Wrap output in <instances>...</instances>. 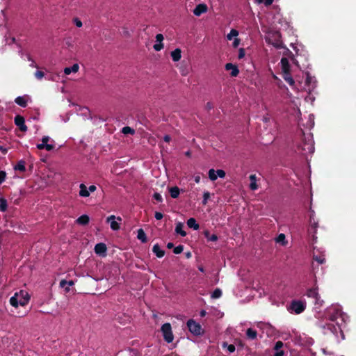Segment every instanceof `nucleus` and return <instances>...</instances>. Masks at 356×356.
<instances>
[{
    "instance_id": "nucleus-49",
    "label": "nucleus",
    "mask_w": 356,
    "mask_h": 356,
    "mask_svg": "<svg viewBox=\"0 0 356 356\" xmlns=\"http://www.w3.org/2000/svg\"><path fill=\"white\" fill-rule=\"evenodd\" d=\"M154 197L159 202H161L162 200L161 195L158 193H154Z\"/></svg>"
},
{
    "instance_id": "nucleus-35",
    "label": "nucleus",
    "mask_w": 356,
    "mask_h": 356,
    "mask_svg": "<svg viewBox=\"0 0 356 356\" xmlns=\"http://www.w3.org/2000/svg\"><path fill=\"white\" fill-rule=\"evenodd\" d=\"M211 197V193L209 191H205L203 194V200L202 201V204L203 205H206L208 202V200Z\"/></svg>"
},
{
    "instance_id": "nucleus-31",
    "label": "nucleus",
    "mask_w": 356,
    "mask_h": 356,
    "mask_svg": "<svg viewBox=\"0 0 356 356\" xmlns=\"http://www.w3.org/2000/svg\"><path fill=\"white\" fill-rule=\"evenodd\" d=\"M222 296V291L221 289L217 288L216 289L213 293H211V298L213 299H217L220 298Z\"/></svg>"
},
{
    "instance_id": "nucleus-34",
    "label": "nucleus",
    "mask_w": 356,
    "mask_h": 356,
    "mask_svg": "<svg viewBox=\"0 0 356 356\" xmlns=\"http://www.w3.org/2000/svg\"><path fill=\"white\" fill-rule=\"evenodd\" d=\"M15 102L21 106H23V107H25L26 106V100L24 99V97H18L17 98H16L15 99Z\"/></svg>"
},
{
    "instance_id": "nucleus-28",
    "label": "nucleus",
    "mask_w": 356,
    "mask_h": 356,
    "mask_svg": "<svg viewBox=\"0 0 356 356\" xmlns=\"http://www.w3.org/2000/svg\"><path fill=\"white\" fill-rule=\"evenodd\" d=\"M313 259L317 261L319 264H323L325 262V255L323 254L316 255L314 254L313 256Z\"/></svg>"
},
{
    "instance_id": "nucleus-58",
    "label": "nucleus",
    "mask_w": 356,
    "mask_h": 356,
    "mask_svg": "<svg viewBox=\"0 0 356 356\" xmlns=\"http://www.w3.org/2000/svg\"><path fill=\"white\" fill-rule=\"evenodd\" d=\"M184 250V246L182 245H179V254H181Z\"/></svg>"
},
{
    "instance_id": "nucleus-39",
    "label": "nucleus",
    "mask_w": 356,
    "mask_h": 356,
    "mask_svg": "<svg viewBox=\"0 0 356 356\" xmlns=\"http://www.w3.org/2000/svg\"><path fill=\"white\" fill-rule=\"evenodd\" d=\"M284 346V343L282 341H277L274 346L275 350H282L281 348Z\"/></svg>"
},
{
    "instance_id": "nucleus-20",
    "label": "nucleus",
    "mask_w": 356,
    "mask_h": 356,
    "mask_svg": "<svg viewBox=\"0 0 356 356\" xmlns=\"http://www.w3.org/2000/svg\"><path fill=\"white\" fill-rule=\"evenodd\" d=\"M79 70V65L77 63L74 64L70 67H65L64 69V73L66 75H69L71 73H76Z\"/></svg>"
},
{
    "instance_id": "nucleus-30",
    "label": "nucleus",
    "mask_w": 356,
    "mask_h": 356,
    "mask_svg": "<svg viewBox=\"0 0 356 356\" xmlns=\"http://www.w3.org/2000/svg\"><path fill=\"white\" fill-rule=\"evenodd\" d=\"M132 31H131L127 27L123 26L122 31V35L125 38H130L131 36Z\"/></svg>"
},
{
    "instance_id": "nucleus-10",
    "label": "nucleus",
    "mask_w": 356,
    "mask_h": 356,
    "mask_svg": "<svg viewBox=\"0 0 356 356\" xmlns=\"http://www.w3.org/2000/svg\"><path fill=\"white\" fill-rule=\"evenodd\" d=\"M317 227H318V222L315 220L314 212L312 211V213H311L310 217H309V232L310 234H313L314 235L316 232Z\"/></svg>"
},
{
    "instance_id": "nucleus-53",
    "label": "nucleus",
    "mask_w": 356,
    "mask_h": 356,
    "mask_svg": "<svg viewBox=\"0 0 356 356\" xmlns=\"http://www.w3.org/2000/svg\"><path fill=\"white\" fill-rule=\"evenodd\" d=\"M88 188L89 192H92V193L95 191L97 189V188L95 185H91Z\"/></svg>"
},
{
    "instance_id": "nucleus-12",
    "label": "nucleus",
    "mask_w": 356,
    "mask_h": 356,
    "mask_svg": "<svg viewBox=\"0 0 356 356\" xmlns=\"http://www.w3.org/2000/svg\"><path fill=\"white\" fill-rule=\"evenodd\" d=\"M207 10L208 7L205 3H200L193 10V14L195 16H200L202 14L207 13Z\"/></svg>"
},
{
    "instance_id": "nucleus-26",
    "label": "nucleus",
    "mask_w": 356,
    "mask_h": 356,
    "mask_svg": "<svg viewBox=\"0 0 356 356\" xmlns=\"http://www.w3.org/2000/svg\"><path fill=\"white\" fill-rule=\"evenodd\" d=\"M90 218L88 215H82L76 220V222L80 225H87L89 222Z\"/></svg>"
},
{
    "instance_id": "nucleus-25",
    "label": "nucleus",
    "mask_w": 356,
    "mask_h": 356,
    "mask_svg": "<svg viewBox=\"0 0 356 356\" xmlns=\"http://www.w3.org/2000/svg\"><path fill=\"white\" fill-rule=\"evenodd\" d=\"M204 235L205 238H207L209 241H216L218 240V236L216 234H211L209 230H205L204 232Z\"/></svg>"
},
{
    "instance_id": "nucleus-1",
    "label": "nucleus",
    "mask_w": 356,
    "mask_h": 356,
    "mask_svg": "<svg viewBox=\"0 0 356 356\" xmlns=\"http://www.w3.org/2000/svg\"><path fill=\"white\" fill-rule=\"evenodd\" d=\"M327 316L331 323H326L323 328L327 330L338 337L339 333L344 339L343 329L346 327L345 314L338 307H332L327 309Z\"/></svg>"
},
{
    "instance_id": "nucleus-56",
    "label": "nucleus",
    "mask_w": 356,
    "mask_h": 356,
    "mask_svg": "<svg viewBox=\"0 0 356 356\" xmlns=\"http://www.w3.org/2000/svg\"><path fill=\"white\" fill-rule=\"evenodd\" d=\"M184 254L186 258H187V259H189L191 257V253L190 252H186Z\"/></svg>"
},
{
    "instance_id": "nucleus-23",
    "label": "nucleus",
    "mask_w": 356,
    "mask_h": 356,
    "mask_svg": "<svg viewBox=\"0 0 356 356\" xmlns=\"http://www.w3.org/2000/svg\"><path fill=\"white\" fill-rule=\"evenodd\" d=\"M246 336H247L248 339L254 340L257 337V332L252 328H248L246 330Z\"/></svg>"
},
{
    "instance_id": "nucleus-57",
    "label": "nucleus",
    "mask_w": 356,
    "mask_h": 356,
    "mask_svg": "<svg viewBox=\"0 0 356 356\" xmlns=\"http://www.w3.org/2000/svg\"><path fill=\"white\" fill-rule=\"evenodd\" d=\"M167 248L169 249L172 248H174V244L172 243H168L167 244Z\"/></svg>"
},
{
    "instance_id": "nucleus-3",
    "label": "nucleus",
    "mask_w": 356,
    "mask_h": 356,
    "mask_svg": "<svg viewBox=\"0 0 356 356\" xmlns=\"http://www.w3.org/2000/svg\"><path fill=\"white\" fill-rule=\"evenodd\" d=\"M187 327L188 330L195 336H201L204 333L201 325L193 319L188 321Z\"/></svg>"
},
{
    "instance_id": "nucleus-29",
    "label": "nucleus",
    "mask_w": 356,
    "mask_h": 356,
    "mask_svg": "<svg viewBox=\"0 0 356 356\" xmlns=\"http://www.w3.org/2000/svg\"><path fill=\"white\" fill-rule=\"evenodd\" d=\"M8 207L7 201L1 197L0 198V211H6Z\"/></svg>"
},
{
    "instance_id": "nucleus-54",
    "label": "nucleus",
    "mask_w": 356,
    "mask_h": 356,
    "mask_svg": "<svg viewBox=\"0 0 356 356\" xmlns=\"http://www.w3.org/2000/svg\"><path fill=\"white\" fill-rule=\"evenodd\" d=\"M273 0H265L264 4L266 6H269L273 3Z\"/></svg>"
},
{
    "instance_id": "nucleus-14",
    "label": "nucleus",
    "mask_w": 356,
    "mask_h": 356,
    "mask_svg": "<svg viewBox=\"0 0 356 356\" xmlns=\"http://www.w3.org/2000/svg\"><path fill=\"white\" fill-rule=\"evenodd\" d=\"M306 295L309 297V298H312L314 299H315V303L317 304L319 299H320V296L318 293V290L316 288H312V289H309L307 290V293Z\"/></svg>"
},
{
    "instance_id": "nucleus-48",
    "label": "nucleus",
    "mask_w": 356,
    "mask_h": 356,
    "mask_svg": "<svg viewBox=\"0 0 356 356\" xmlns=\"http://www.w3.org/2000/svg\"><path fill=\"white\" fill-rule=\"evenodd\" d=\"M235 349H236L235 346H234V345H233V344H230V345H228V346H227V350H228V351H229V353H233V352H234V351H235Z\"/></svg>"
},
{
    "instance_id": "nucleus-7",
    "label": "nucleus",
    "mask_w": 356,
    "mask_h": 356,
    "mask_svg": "<svg viewBox=\"0 0 356 356\" xmlns=\"http://www.w3.org/2000/svg\"><path fill=\"white\" fill-rule=\"evenodd\" d=\"M51 140L49 136H45L42 138V143L37 145V148L39 149H45L47 151H51L54 149V145L49 144L48 142Z\"/></svg>"
},
{
    "instance_id": "nucleus-22",
    "label": "nucleus",
    "mask_w": 356,
    "mask_h": 356,
    "mask_svg": "<svg viewBox=\"0 0 356 356\" xmlns=\"http://www.w3.org/2000/svg\"><path fill=\"white\" fill-rule=\"evenodd\" d=\"M152 251L159 258L163 257L165 254V252L161 249L158 244L154 245Z\"/></svg>"
},
{
    "instance_id": "nucleus-17",
    "label": "nucleus",
    "mask_w": 356,
    "mask_h": 356,
    "mask_svg": "<svg viewBox=\"0 0 356 356\" xmlns=\"http://www.w3.org/2000/svg\"><path fill=\"white\" fill-rule=\"evenodd\" d=\"M106 250V246L103 243H98L95 247V253L99 255H105Z\"/></svg>"
},
{
    "instance_id": "nucleus-11",
    "label": "nucleus",
    "mask_w": 356,
    "mask_h": 356,
    "mask_svg": "<svg viewBox=\"0 0 356 356\" xmlns=\"http://www.w3.org/2000/svg\"><path fill=\"white\" fill-rule=\"evenodd\" d=\"M74 282L73 280L67 281L62 280L59 283V286L64 289L65 293H70L71 291V287L74 286Z\"/></svg>"
},
{
    "instance_id": "nucleus-4",
    "label": "nucleus",
    "mask_w": 356,
    "mask_h": 356,
    "mask_svg": "<svg viewBox=\"0 0 356 356\" xmlns=\"http://www.w3.org/2000/svg\"><path fill=\"white\" fill-rule=\"evenodd\" d=\"M161 332L164 340L168 343H171L174 339L172 327L170 323H165L161 327Z\"/></svg>"
},
{
    "instance_id": "nucleus-19",
    "label": "nucleus",
    "mask_w": 356,
    "mask_h": 356,
    "mask_svg": "<svg viewBox=\"0 0 356 356\" xmlns=\"http://www.w3.org/2000/svg\"><path fill=\"white\" fill-rule=\"evenodd\" d=\"M80 191H79V195L83 197H87L90 195V192L88 191V188L84 184H81L79 185Z\"/></svg>"
},
{
    "instance_id": "nucleus-16",
    "label": "nucleus",
    "mask_w": 356,
    "mask_h": 356,
    "mask_svg": "<svg viewBox=\"0 0 356 356\" xmlns=\"http://www.w3.org/2000/svg\"><path fill=\"white\" fill-rule=\"evenodd\" d=\"M280 64L282 72H291V65L288 58L282 57L280 60Z\"/></svg>"
},
{
    "instance_id": "nucleus-60",
    "label": "nucleus",
    "mask_w": 356,
    "mask_h": 356,
    "mask_svg": "<svg viewBox=\"0 0 356 356\" xmlns=\"http://www.w3.org/2000/svg\"><path fill=\"white\" fill-rule=\"evenodd\" d=\"M198 270L202 273L204 271V269L203 266H202L198 267Z\"/></svg>"
},
{
    "instance_id": "nucleus-9",
    "label": "nucleus",
    "mask_w": 356,
    "mask_h": 356,
    "mask_svg": "<svg viewBox=\"0 0 356 356\" xmlns=\"http://www.w3.org/2000/svg\"><path fill=\"white\" fill-rule=\"evenodd\" d=\"M274 41L271 44L277 49L284 48V44L281 40V35L279 32H275L273 34Z\"/></svg>"
},
{
    "instance_id": "nucleus-50",
    "label": "nucleus",
    "mask_w": 356,
    "mask_h": 356,
    "mask_svg": "<svg viewBox=\"0 0 356 356\" xmlns=\"http://www.w3.org/2000/svg\"><path fill=\"white\" fill-rule=\"evenodd\" d=\"M284 350H276V353L273 356H284Z\"/></svg>"
},
{
    "instance_id": "nucleus-21",
    "label": "nucleus",
    "mask_w": 356,
    "mask_h": 356,
    "mask_svg": "<svg viewBox=\"0 0 356 356\" xmlns=\"http://www.w3.org/2000/svg\"><path fill=\"white\" fill-rule=\"evenodd\" d=\"M249 179L250 180V188L252 191L257 190L259 186L257 184V177H256V175H250Z\"/></svg>"
},
{
    "instance_id": "nucleus-6",
    "label": "nucleus",
    "mask_w": 356,
    "mask_h": 356,
    "mask_svg": "<svg viewBox=\"0 0 356 356\" xmlns=\"http://www.w3.org/2000/svg\"><path fill=\"white\" fill-rule=\"evenodd\" d=\"M106 221L110 223V227L113 230L116 231L120 229V224L122 221V218L120 217H116L114 215H111L107 218Z\"/></svg>"
},
{
    "instance_id": "nucleus-37",
    "label": "nucleus",
    "mask_w": 356,
    "mask_h": 356,
    "mask_svg": "<svg viewBox=\"0 0 356 356\" xmlns=\"http://www.w3.org/2000/svg\"><path fill=\"white\" fill-rule=\"evenodd\" d=\"M170 195L173 198H177L178 197V188L177 187L175 186V187H172L170 188Z\"/></svg>"
},
{
    "instance_id": "nucleus-18",
    "label": "nucleus",
    "mask_w": 356,
    "mask_h": 356,
    "mask_svg": "<svg viewBox=\"0 0 356 356\" xmlns=\"http://www.w3.org/2000/svg\"><path fill=\"white\" fill-rule=\"evenodd\" d=\"M282 78L291 86L295 85V81L291 75V72H282Z\"/></svg>"
},
{
    "instance_id": "nucleus-45",
    "label": "nucleus",
    "mask_w": 356,
    "mask_h": 356,
    "mask_svg": "<svg viewBox=\"0 0 356 356\" xmlns=\"http://www.w3.org/2000/svg\"><path fill=\"white\" fill-rule=\"evenodd\" d=\"M285 240V235L284 234H280L276 238L277 243L283 242Z\"/></svg>"
},
{
    "instance_id": "nucleus-59",
    "label": "nucleus",
    "mask_w": 356,
    "mask_h": 356,
    "mask_svg": "<svg viewBox=\"0 0 356 356\" xmlns=\"http://www.w3.org/2000/svg\"><path fill=\"white\" fill-rule=\"evenodd\" d=\"M170 136H165L164 137V140H165V141H166V142H169V141H170Z\"/></svg>"
},
{
    "instance_id": "nucleus-63",
    "label": "nucleus",
    "mask_w": 356,
    "mask_h": 356,
    "mask_svg": "<svg viewBox=\"0 0 356 356\" xmlns=\"http://www.w3.org/2000/svg\"><path fill=\"white\" fill-rule=\"evenodd\" d=\"M0 151H3L4 154L7 152V150L6 149H3L2 147H0Z\"/></svg>"
},
{
    "instance_id": "nucleus-27",
    "label": "nucleus",
    "mask_w": 356,
    "mask_h": 356,
    "mask_svg": "<svg viewBox=\"0 0 356 356\" xmlns=\"http://www.w3.org/2000/svg\"><path fill=\"white\" fill-rule=\"evenodd\" d=\"M137 238L143 243H145L147 241L146 234L143 229H139L138 230Z\"/></svg>"
},
{
    "instance_id": "nucleus-55",
    "label": "nucleus",
    "mask_w": 356,
    "mask_h": 356,
    "mask_svg": "<svg viewBox=\"0 0 356 356\" xmlns=\"http://www.w3.org/2000/svg\"><path fill=\"white\" fill-rule=\"evenodd\" d=\"M75 24H76V26H78V27H81L82 26V22L79 19H76L75 20Z\"/></svg>"
},
{
    "instance_id": "nucleus-43",
    "label": "nucleus",
    "mask_w": 356,
    "mask_h": 356,
    "mask_svg": "<svg viewBox=\"0 0 356 356\" xmlns=\"http://www.w3.org/2000/svg\"><path fill=\"white\" fill-rule=\"evenodd\" d=\"M35 77L38 79H42L44 76V74L43 72L42 71H37L35 73Z\"/></svg>"
},
{
    "instance_id": "nucleus-61",
    "label": "nucleus",
    "mask_w": 356,
    "mask_h": 356,
    "mask_svg": "<svg viewBox=\"0 0 356 356\" xmlns=\"http://www.w3.org/2000/svg\"><path fill=\"white\" fill-rule=\"evenodd\" d=\"M173 252L175 254H178V247L174 248Z\"/></svg>"
},
{
    "instance_id": "nucleus-64",
    "label": "nucleus",
    "mask_w": 356,
    "mask_h": 356,
    "mask_svg": "<svg viewBox=\"0 0 356 356\" xmlns=\"http://www.w3.org/2000/svg\"><path fill=\"white\" fill-rule=\"evenodd\" d=\"M200 177H196L195 178V182H196V183H198V182L200 181Z\"/></svg>"
},
{
    "instance_id": "nucleus-32",
    "label": "nucleus",
    "mask_w": 356,
    "mask_h": 356,
    "mask_svg": "<svg viewBox=\"0 0 356 356\" xmlns=\"http://www.w3.org/2000/svg\"><path fill=\"white\" fill-rule=\"evenodd\" d=\"M238 35V31L236 29H232L230 32L227 34V38L229 40H232L234 37H236Z\"/></svg>"
},
{
    "instance_id": "nucleus-40",
    "label": "nucleus",
    "mask_w": 356,
    "mask_h": 356,
    "mask_svg": "<svg viewBox=\"0 0 356 356\" xmlns=\"http://www.w3.org/2000/svg\"><path fill=\"white\" fill-rule=\"evenodd\" d=\"M216 172L217 175V177L224 178L226 175L225 172L221 169H218V170H216Z\"/></svg>"
},
{
    "instance_id": "nucleus-2",
    "label": "nucleus",
    "mask_w": 356,
    "mask_h": 356,
    "mask_svg": "<svg viewBox=\"0 0 356 356\" xmlns=\"http://www.w3.org/2000/svg\"><path fill=\"white\" fill-rule=\"evenodd\" d=\"M30 300V295L26 291L21 290L19 292H16L15 295L10 298V305L17 308L19 306L24 307L26 305Z\"/></svg>"
},
{
    "instance_id": "nucleus-15",
    "label": "nucleus",
    "mask_w": 356,
    "mask_h": 356,
    "mask_svg": "<svg viewBox=\"0 0 356 356\" xmlns=\"http://www.w3.org/2000/svg\"><path fill=\"white\" fill-rule=\"evenodd\" d=\"M15 122L21 131H26L27 130V127L24 124V118L22 116L17 115L15 118Z\"/></svg>"
},
{
    "instance_id": "nucleus-38",
    "label": "nucleus",
    "mask_w": 356,
    "mask_h": 356,
    "mask_svg": "<svg viewBox=\"0 0 356 356\" xmlns=\"http://www.w3.org/2000/svg\"><path fill=\"white\" fill-rule=\"evenodd\" d=\"M15 170H19V171H24L25 170V165L24 161H19L17 165L15 167Z\"/></svg>"
},
{
    "instance_id": "nucleus-36",
    "label": "nucleus",
    "mask_w": 356,
    "mask_h": 356,
    "mask_svg": "<svg viewBox=\"0 0 356 356\" xmlns=\"http://www.w3.org/2000/svg\"><path fill=\"white\" fill-rule=\"evenodd\" d=\"M122 132L124 134H134L135 131L130 127H124L122 129Z\"/></svg>"
},
{
    "instance_id": "nucleus-47",
    "label": "nucleus",
    "mask_w": 356,
    "mask_h": 356,
    "mask_svg": "<svg viewBox=\"0 0 356 356\" xmlns=\"http://www.w3.org/2000/svg\"><path fill=\"white\" fill-rule=\"evenodd\" d=\"M183 224L179 222V235L182 236H185L186 235V232L182 229Z\"/></svg>"
},
{
    "instance_id": "nucleus-33",
    "label": "nucleus",
    "mask_w": 356,
    "mask_h": 356,
    "mask_svg": "<svg viewBox=\"0 0 356 356\" xmlns=\"http://www.w3.org/2000/svg\"><path fill=\"white\" fill-rule=\"evenodd\" d=\"M209 178L211 181H215L217 179V175L216 170L214 169H210L208 172Z\"/></svg>"
},
{
    "instance_id": "nucleus-51",
    "label": "nucleus",
    "mask_w": 356,
    "mask_h": 356,
    "mask_svg": "<svg viewBox=\"0 0 356 356\" xmlns=\"http://www.w3.org/2000/svg\"><path fill=\"white\" fill-rule=\"evenodd\" d=\"M163 218V214L160 212H156L155 213V218L156 220H161Z\"/></svg>"
},
{
    "instance_id": "nucleus-52",
    "label": "nucleus",
    "mask_w": 356,
    "mask_h": 356,
    "mask_svg": "<svg viewBox=\"0 0 356 356\" xmlns=\"http://www.w3.org/2000/svg\"><path fill=\"white\" fill-rule=\"evenodd\" d=\"M239 43H240V40L238 38H235L233 42V47H237L238 46Z\"/></svg>"
},
{
    "instance_id": "nucleus-24",
    "label": "nucleus",
    "mask_w": 356,
    "mask_h": 356,
    "mask_svg": "<svg viewBox=\"0 0 356 356\" xmlns=\"http://www.w3.org/2000/svg\"><path fill=\"white\" fill-rule=\"evenodd\" d=\"M187 225L190 228H193L194 230L199 229V225L197 223L196 220L193 218H191L187 221Z\"/></svg>"
},
{
    "instance_id": "nucleus-8",
    "label": "nucleus",
    "mask_w": 356,
    "mask_h": 356,
    "mask_svg": "<svg viewBox=\"0 0 356 356\" xmlns=\"http://www.w3.org/2000/svg\"><path fill=\"white\" fill-rule=\"evenodd\" d=\"M164 36L161 33H158L155 36V44L153 46V49L156 51H160L164 48L163 44Z\"/></svg>"
},
{
    "instance_id": "nucleus-46",
    "label": "nucleus",
    "mask_w": 356,
    "mask_h": 356,
    "mask_svg": "<svg viewBox=\"0 0 356 356\" xmlns=\"http://www.w3.org/2000/svg\"><path fill=\"white\" fill-rule=\"evenodd\" d=\"M6 176V174L4 171H0V184L5 181Z\"/></svg>"
},
{
    "instance_id": "nucleus-41",
    "label": "nucleus",
    "mask_w": 356,
    "mask_h": 356,
    "mask_svg": "<svg viewBox=\"0 0 356 356\" xmlns=\"http://www.w3.org/2000/svg\"><path fill=\"white\" fill-rule=\"evenodd\" d=\"M171 56L174 61L178 60V49H175L172 51Z\"/></svg>"
},
{
    "instance_id": "nucleus-5",
    "label": "nucleus",
    "mask_w": 356,
    "mask_h": 356,
    "mask_svg": "<svg viewBox=\"0 0 356 356\" xmlns=\"http://www.w3.org/2000/svg\"><path fill=\"white\" fill-rule=\"evenodd\" d=\"M296 314H301L306 309V303L300 300H292L289 308Z\"/></svg>"
},
{
    "instance_id": "nucleus-44",
    "label": "nucleus",
    "mask_w": 356,
    "mask_h": 356,
    "mask_svg": "<svg viewBox=\"0 0 356 356\" xmlns=\"http://www.w3.org/2000/svg\"><path fill=\"white\" fill-rule=\"evenodd\" d=\"M119 356H138V355L135 352L130 351V352L122 353Z\"/></svg>"
},
{
    "instance_id": "nucleus-13",
    "label": "nucleus",
    "mask_w": 356,
    "mask_h": 356,
    "mask_svg": "<svg viewBox=\"0 0 356 356\" xmlns=\"http://www.w3.org/2000/svg\"><path fill=\"white\" fill-rule=\"evenodd\" d=\"M225 68L227 71L231 70V76L236 77L239 74V70L238 69V67L231 63H226Z\"/></svg>"
},
{
    "instance_id": "nucleus-42",
    "label": "nucleus",
    "mask_w": 356,
    "mask_h": 356,
    "mask_svg": "<svg viewBox=\"0 0 356 356\" xmlns=\"http://www.w3.org/2000/svg\"><path fill=\"white\" fill-rule=\"evenodd\" d=\"M245 55V51L243 48H241L238 51V59H242L243 58H244Z\"/></svg>"
},
{
    "instance_id": "nucleus-62",
    "label": "nucleus",
    "mask_w": 356,
    "mask_h": 356,
    "mask_svg": "<svg viewBox=\"0 0 356 356\" xmlns=\"http://www.w3.org/2000/svg\"><path fill=\"white\" fill-rule=\"evenodd\" d=\"M207 108H208L209 109H211V108H212V105H211V103H209H209H207Z\"/></svg>"
}]
</instances>
